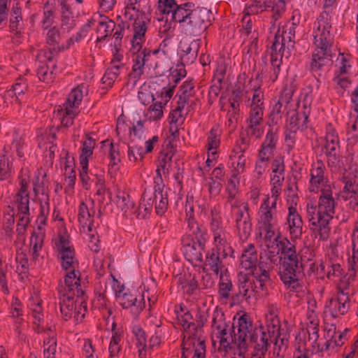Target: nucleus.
<instances>
[{
  "label": "nucleus",
  "mask_w": 358,
  "mask_h": 358,
  "mask_svg": "<svg viewBox=\"0 0 358 358\" xmlns=\"http://www.w3.org/2000/svg\"><path fill=\"white\" fill-rule=\"evenodd\" d=\"M320 326H306V331L308 335V341L310 346L312 348V352L313 353H322L327 351V346H322V339H320L319 337Z\"/></svg>",
  "instance_id": "39"
},
{
  "label": "nucleus",
  "mask_w": 358,
  "mask_h": 358,
  "mask_svg": "<svg viewBox=\"0 0 358 358\" xmlns=\"http://www.w3.org/2000/svg\"><path fill=\"white\" fill-rule=\"evenodd\" d=\"M86 94L85 85H78L71 90L62 105L55 107L54 113L62 126L69 127L73 124V120L80 113V106Z\"/></svg>",
  "instance_id": "8"
},
{
  "label": "nucleus",
  "mask_w": 358,
  "mask_h": 358,
  "mask_svg": "<svg viewBox=\"0 0 358 358\" xmlns=\"http://www.w3.org/2000/svg\"><path fill=\"white\" fill-rule=\"evenodd\" d=\"M123 18L128 29L131 28L134 41H141L150 24V16L142 10L141 0H124Z\"/></svg>",
  "instance_id": "7"
},
{
  "label": "nucleus",
  "mask_w": 358,
  "mask_h": 358,
  "mask_svg": "<svg viewBox=\"0 0 358 358\" xmlns=\"http://www.w3.org/2000/svg\"><path fill=\"white\" fill-rule=\"evenodd\" d=\"M29 171L22 169L19 176V188L12 201L13 208L16 209L17 213L29 212Z\"/></svg>",
  "instance_id": "13"
},
{
  "label": "nucleus",
  "mask_w": 358,
  "mask_h": 358,
  "mask_svg": "<svg viewBox=\"0 0 358 358\" xmlns=\"http://www.w3.org/2000/svg\"><path fill=\"white\" fill-rule=\"evenodd\" d=\"M134 40V34H133L131 39V47L130 49L133 55V65L131 71L129 74V83H131L132 86H135L141 78L145 71V66L150 60V58L159 52L158 50H155L152 52L146 48L143 49V43L145 41V34H143V37L141 38V41Z\"/></svg>",
  "instance_id": "10"
},
{
  "label": "nucleus",
  "mask_w": 358,
  "mask_h": 358,
  "mask_svg": "<svg viewBox=\"0 0 358 358\" xmlns=\"http://www.w3.org/2000/svg\"><path fill=\"white\" fill-rule=\"evenodd\" d=\"M262 80L259 73L251 78L243 91L245 98H248L250 109H264V91L262 89Z\"/></svg>",
  "instance_id": "23"
},
{
  "label": "nucleus",
  "mask_w": 358,
  "mask_h": 358,
  "mask_svg": "<svg viewBox=\"0 0 358 358\" xmlns=\"http://www.w3.org/2000/svg\"><path fill=\"white\" fill-rule=\"evenodd\" d=\"M336 201L332 196L331 189L321 192L318 205H307V214L310 229L315 238L327 241L330 234L329 222L335 213Z\"/></svg>",
  "instance_id": "4"
},
{
  "label": "nucleus",
  "mask_w": 358,
  "mask_h": 358,
  "mask_svg": "<svg viewBox=\"0 0 358 358\" xmlns=\"http://www.w3.org/2000/svg\"><path fill=\"white\" fill-rule=\"evenodd\" d=\"M324 342H322V346H327V350L331 345L340 346L343 345V335L338 332H336V328L334 324H328L324 327Z\"/></svg>",
  "instance_id": "42"
},
{
  "label": "nucleus",
  "mask_w": 358,
  "mask_h": 358,
  "mask_svg": "<svg viewBox=\"0 0 358 358\" xmlns=\"http://www.w3.org/2000/svg\"><path fill=\"white\" fill-rule=\"evenodd\" d=\"M79 271H67L61 281L58 290L59 296L84 297V291L80 285Z\"/></svg>",
  "instance_id": "20"
},
{
  "label": "nucleus",
  "mask_w": 358,
  "mask_h": 358,
  "mask_svg": "<svg viewBox=\"0 0 358 358\" xmlns=\"http://www.w3.org/2000/svg\"><path fill=\"white\" fill-rule=\"evenodd\" d=\"M190 6V3H185L178 5L175 0H159V10L166 15L171 14V19L176 22H178V13L180 10H185V7Z\"/></svg>",
  "instance_id": "37"
},
{
  "label": "nucleus",
  "mask_w": 358,
  "mask_h": 358,
  "mask_svg": "<svg viewBox=\"0 0 358 358\" xmlns=\"http://www.w3.org/2000/svg\"><path fill=\"white\" fill-rule=\"evenodd\" d=\"M348 262L350 269L353 271L356 270V263L358 262V229L353 231L352 234V243L350 251L348 252Z\"/></svg>",
  "instance_id": "55"
},
{
  "label": "nucleus",
  "mask_w": 358,
  "mask_h": 358,
  "mask_svg": "<svg viewBox=\"0 0 358 358\" xmlns=\"http://www.w3.org/2000/svg\"><path fill=\"white\" fill-rule=\"evenodd\" d=\"M261 264H259V265ZM259 271L252 273L255 279L252 281L254 282L255 291L259 298H262L268 294L266 282L269 280V273L266 269H262L261 266H259Z\"/></svg>",
  "instance_id": "38"
},
{
  "label": "nucleus",
  "mask_w": 358,
  "mask_h": 358,
  "mask_svg": "<svg viewBox=\"0 0 358 358\" xmlns=\"http://www.w3.org/2000/svg\"><path fill=\"white\" fill-rule=\"evenodd\" d=\"M264 115V109H250L249 118L248 120V128L251 131V134L256 137H259L262 131L259 126L262 122Z\"/></svg>",
  "instance_id": "43"
},
{
  "label": "nucleus",
  "mask_w": 358,
  "mask_h": 358,
  "mask_svg": "<svg viewBox=\"0 0 358 358\" xmlns=\"http://www.w3.org/2000/svg\"><path fill=\"white\" fill-rule=\"evenodd\" d=\"M199 44L197 41L182 39L178 45V54L182 64H190L196 59Z\"/></svg>",
  "instance_id": "28"
},
{
  "label": "nucleus",
  "mask_w": 358,
  "mask_h": 358,
  "mask_svg": "<svg viewBox=\"0 0 358 358\" xmlns=\"http://www.w3.org/2000/svg\"><path fill=\"white\" fill-rule=\"evenodd\" d=\"M93 213L87 203L81 202L78 208V222L84 232H91L93 227Z\"/></svg>",
  "instance_id": "41"
},
{
  "label": "nucleus",
  "mask_w": 358,
  "mask_h": 358,
  "mask_svg": "<svg viewBox=\"0 0 358 358\" xmlns=\"http://www.w3.org/2000/svg\"><path fill=\"white\" fill-rule=\"evenodd\" d=\"M279 306L275 303H269L266 306L265 314L267 329H271L273 334L280 328V320L278 317Z\"/></svg>",
  "instance_id": "40"
},
{
  "label": "nucleus",
  "mask_w": 358,
  "mask_h": 358,
  "mask_svg": "<svg viewBox=\"0 0 358 358\" xmlns=\"http://www.w3.org/2000/svg\"><path fill=\"white\" fill-rule=\"evenodd\" d=\"M55 64L49 61L48 63H41L37 69V76L40 80L50 83L53 81L55 73H54Z\"/></svg>",
  "instance_id": "54"
},
{
  "label": "nucleus",
  "mask_w": 358,
  "mask_h": 358,
  "mask_svg": "<svg viewBox=\"0 0 358 358\" xmlns=\"http://www.w3.org/2000/svg\"><path fill=\"white\" fill-rule=\"evenodd\" d=\"M295 27L292 24L291 27L282 30L278 28L275 33L271 46L268 50L271 57V75L269 80L271 83L277 80L280 72V66L282 58H288L291 51L294 47Z\"/></svg>",
  "instance_id": "5"
},
{
  "label": "nucleus",
  "mask_w": 358,
  "mask_h": 358,
  "mask_svg": "<svg viewBox=\"0 0 358 358\" xmlns=\"http://www.w3.org/2000/svg\"><path fill=\"white\" fill-rule=\"evenodd\" d=\"M258 262V254L255 245L252 243L248 244L244 248L240 258V266L242 268L250 273L259 271L257 268Z\"/></svg>",
  "instance_id": "32"
},
{
  "label": "nucleus",
  "mask_w": 358,
  "mask_h": 358,
  "mask_svg": "<svg viewBox=\"0 0 358 358\" xmlns=\"http://www.w3.org/2000/svg\"><path fill=\"white\" fill-rule=\"evenodd\" d=\"M187 227L185 234L182 238H187L188 239H194L195 241L203 245V243L207 241L206 229L202 225H200L194 217L191 216L187 220Z\"/></svg>",
  "instance_id": "30"
},
{
  "label": "nucleus",
  "mask_w": 358,
  "mask_h": 358,
  "mask_svg": "<svg viewBox=\"0 0 358 358\" xmlns=\"http://www.w3.org/2000/svg\"><path fill=\"white\" fill-rule=\"evenodd\" d=\"M194 7V4L190 3V6L185 7V10H180L177 16L178 23L185 33L196 36L203 32L210 25V13L206 8Z\"/></svg>",
  "instance_id": "6"
},
{
  "label": "nucleus",
  "mask_w": 358,
  "mask_h": 358,
  "mask_svg": "<svg viewBox=\"0 0 358 358\" xmlns=\"http://www.w3.org/2000/svg\"><path fill=\"white\" fill-rule=\"evenodd\" d=\"M95 145V140L88 136H86L81 141L80 153L79 156L80 164H89V160L93 155Z\"/></svg>",
  "instance_id": "48"
},
{
  "label": "nucleus",
  "mask_w": 358,
  "mask_h": 358,
  "mask_svg": "<svg viewBox=\"0 0 358 358\" xmlns=\"http://www.w3.org/2000/svg\"><path fill=\"white\" fill-rule=\"evenodd\" d=\"M239 294L245 298V300H256L259 298L255 291L254 282L250 279L248 275L243 272L238 274Z\"/></svg>",
  "instance_id": "36"
},
{
  "label": "nucleus",
  "mask_w": 358,
  "mask_h": 358,
  "mask_svg": "<svg viewBox=\"0 0 358 358\" xmlns=\"http://www.w3.org/2000/svg\"><path fill=\"white\" fill-rule=\"evenodd\" d=\"M346 140L348 145L353 146L358 143V113H351L346 130Z\"/></svg>",
  "instance_id": "45"
},
{
  "label": "nucleus",
  "mask_w": 358,
  "mask_h": 358,
  "mask_svg": "<svg viewBox=\"0 0 358 358\" xmlns=\"http://www.w3.org/2000/svg\"><path fill=\"white\" fill-rule=\"evenodd\" d=\"M62 9L61 28L64 32H69L75 26V20L66 4L65 0H56Z\"/></svg>",
  "instance_id": "49"
},
{
  "label": "nucleus",
  "mask_w": 358,
  "mask_h": 358,
  "mask_svg": "<svg viewBox=\"0 0 358 358\" xmlns=\"http://www.w3.org/2000/svg\"><path fill=\"white\" fill-rule=\"evenodd\" d=\"M272 6V0H251L248 3L244 10L243 14L251 15L262 13Z\"/></svg>",
  "instance_id": "52"
},
{
  "label": "nucleus",
  "mask_w": 358,
  "mask_h": 358,
  "mask_svg": "<svg viewBox=\"0 0 358 358\" xmlns=\"http://www.w3.org/2000/svg\"><path fill=\"white\" fill-rule=\"evenodd\" d=\"M186 106L177 102L176 108L173 110L169 116L170 124V132L174 135L178 131V127L182 125L185 121V116L182 110Z\"/></svg>",
  "instance_id": "46"
},
{
  "label": "nucleus",
  "mask_w": 358,
  "mask_h": 358,
  "mask_svg": "<svg viewBox=\"0 0 358 358\" xmlns=\"http://www.w3.org/2000/svg\"><path fill=\"white\" fill-rule=\"evenodd\" d=\"M120 73V69H119L118 66H110L106 69L102 77V83L105 85L107 88L111 87Z\"/></svg>",
  "instance_id": "64"
},
{
  "label": "nucleus",
  "mask_w": 358,
  "mask_h": 358,
  "mask_svg": "<svg viewBox=\"0 0 358 358\" xmlns=\"http://www.w3.org/2000/svg\"><path fill=\"white\" fill-rule=\"evenodd\" d=\"M278 141V136L273 130H269L259 150L257 158L270 162L273 156Z\"/></svg>",
  "instance_id": "35"
},
{
  "label": "nucleus",
  "mask_w": 358,
  "mask_h": 358,
  "mask_svg": "<svg viewBox=\"0 0 358 358\" xmlns=\"http://www.w3.org/2000/svg\"><path fill=\"white\" fill-rule=\"evenodd\" d=\"M331 29V17L328 13L322 12L315 20L312 33L315 49L312 56L310 69L318 76L328 71L331 64L330 48L334 40Z\"/></svg>",
  "instance_id": "3"
},
{
  "label": "nucleus",
  "mask_w": 358,
  "mask_h": 358,
  "mask_svg": "<svg viewBox=\"0 0 358 358\" xmlns=\"http://www.w3.org/2000/svg\"><path fill=\"white\" fill-rule=\"evenodd\" d=\"M38 231H34L30 238V252L34 259H37L40 255L44 239V232L42 231L41 226L38 227Z\"/></svg>",
  "instance_id": "51"
},
{
  "label": "nucleus",
  "mask_w": 358,
  "mask_h": 358,
  "mask_svg": "<svg viewBox=\"0 0 358 358\" xmlns=\"http://www.w3.org/2000/svg\"><path fill=\"white\" fill-rule=\"evenodd\" d=\"M231 253L227 252H222L221 250H216L213 248L208 250L205 255V259L201 266L203 269H209L217 275L220 270L226 268L223 264V260L226 259Z\"/></svg>",
  "instance_id": "27"
},
{
  "label": "nucleus",
  "mask_w": 358,
  "mask_h": 358,
  "mask_svg": "<svg viewBox=\"0 0 358 358\" xmlns=\"http://www.w3.org/2000/svg\"><path fill=\"white\" fill-rule=\"evenodd\" d=\"M154 177V193L155 200V211L157 215H162L167 210L169 199L168 192L165 188L161 169L157 167Z\"/></svg>",
  "instance_id": "24"
},
{
  "label": "nucleus",
  "mask_w": 358,
  "mask_h": 358,
  "mask_svg": "<svg viewBox=\"0 0 358 358\" xmlns=\"http://www.w3.org/2000/svg\"><path fill=\"white\" fill-rule=\"evenodd\" d=\"M143 198V201H146L147 203L140 204L138 211L136 213L138 218H145L150 213L153 204H155V196L152 198L151 194L147 189L145 190Z\"/></svg>",
  "instance_id": "56"
},
{
  "label": "nucleus",
  "mask_w": 358,
  "mask_h": 358,
  "mask_svg": "<svg viewBox=\"0 0 358 358\" xmlns=\"http://www.w3.org/2000/svg\"><path fill=\"white\" fill-rule=\"evenodd\" d=\"M246 157L241 148H235L229 155V165L232 169L231 178L238 181L240 174L245 170Z\"/></svg>",
  "instance_id": "34"
},
{
  "label": "nucleus",
  "mask_w": 358,
  "mask_h": 358,
  "mask_svg": "<svg viewBox=\"0 0 358 358\" xmlns=\"http://www.w3.org/2000/svg\"><path fill=\"white\" fill-rule=\"evenodd\" d=\"M252 338H250L255 342L254 353L257 355H266L270 343L272 342V338L274 337L272 331L265 328H260L255 331V336L252 335Z\"/></svg>",
  "instance_id": "29"
},
{
  "label": "nucleus",
  "mask_w": 358,
  "mask_h": 358,
  "mask_svg": "<svg viewBox=\"0 0 358 358\" xmlns=\"http://www.w3.org/2000/svg\"><path fill=\"white\" fill-rule=\"evenodd\" d=\"M115 296L122 308L129 310L135 317L140 315L145 306L144 293L138 296L134 295L122 287L116 292Z\"/></svg>",
  "instance_id": "16"
},
{
  "label": "nucleus",
  "mask_w": 358,
  "mask_h": 358,
  "mask_svg": "<svg viewBox=\"0 0 358 358\" xmlns=\"http://www.w3.org/2000/svg\"><path fill=\"white\" fill-rule=\"evenodd\" d=\"M286 225L291 238H299L302 234L303 222L295 207L291 204L288 207Z\"/></svg>",
  "instance_id": "33"
},
{
  "label": "nucleus",
  "mask_w": 358,
  "mask_h": 358,
  "mask_svg": "<svg viewBox=\"0 0 358 358\" xmlns=\"http://www.w3.org/2000/svg\"><path fill=\"white\" fill-rule=\"evenodd\" d=\"M350 74H337L334 73L333 83L334 88L338 94H343L345 90L350 86Z\"/></svg>",
  "instance_id": "63"
},
{
  "label": "nucleus",
  "mask_w": 358,
  "mask_h": 358,
  "mask_svg": "<svg viewBox=\"0 0 358 358\" xmlns=\"http://www.w3.org/2000/svg\"><path fill=\"white\" fill-rule=\"evenodd\" d=\"M194 83L189 81H185L183 85L180 87L178 92V103H181L185 106H187V110L192 107V105L194 103V101L192 98L194 94Z\"/></svg>",
  "instance_id": "44"
},
{
  "label": "nucleus",
  "mask_w": 358,
  "mask_h": 358,
  "mask_svg": "<svg viewBox=\"0 0 358 358\" xmlns=\"http://www.w3.org/2000/svg\"><path fill=\"white\" fill-rule=\"evenodd\" d=\"M115 28V23L113 21L105 18L99 22L96 31L98 34L97 39L99 41L104 40Z\"/></svg>",
  "instance_id": "59"
},
{
  "label": "nucleus",
  "mask_w": 358,
  "mask_h": 358,
  "mask_svg": "<svg viewBox=\"0 0 358 358\" xmlns=\"http://www.w3.org/2000/svg\"><path fill=\"white\" fill-rule=\"evenodd\" d=\"M344 187L341 192L343 199L350 208L358 210V166L344 178Z\"/></svg>",
  "instance_id": "21"
},
{
  "label": "nucleus",
  "mask_w": 358,
  "mask_h": 358,
  "mask_svg": "<svg viewBox=\"0 0 358 358\" xmlns=\"http://www.w3.org/2000/svg\"><path fill=\"white\" fill-rule=\"evenodd\" d=\"M59 306L62 318L75 324L83 321L87 310L84 297L59 296Z\"/></svg>",
  "instance_id": "12"
},
{
  "label": "nucleus",
  "mask_w": 358,
  "mask_h": 358,
  "mask_svg": "<svg viewBox=\"0 0 358 358\" xmlns=\"http://www.w3.org/2000/svg\"><path fill=\"white\" fill-rule=\"evenodd\" d=\"M350 308L349 296L343 291H339L334 298L326 303L324 313L336 318L345 314Z\"/></svg>",
  "instance_id": "26"
},
{
  "label": "nucleus",
  "mask_w": 358,
  "mask_h": 358,
  "mask_svg": "<svg viewBox=\"0 0 358 358\" xmlns=\"http://www.w3.org/2000/svg\"><path fill=\"white\" fill-rule=\"evenodd\" d=\"M224 315L214 313L212 320V340L214 345L220 343L219 350L228 352L231 345L248 348V340L252 338V321L245 312H239L234 317V336L227 331Z\"/></svg>",
  "instance_id": "2"
},
{
  "label": "nucleus",
  "mask_w": 358,
  "mask_h": 358,
  "mask_svg": "<svg viewBox=\"0 0 358 358\" xmlns=\"http://www.w3.org/2000/svg\"><path fill=\"white\" fill-rule=\"evenodd\" d=\"M313 98L310 93H301L297 103V112L308 118L312 105Z\"/></svg>",
  "instance_id": "58"
},
{
  "label": "nucleus",
  "mask_w": 358,
  "mask_h": 358,
  "mask_svg": "<svg viewBox=\"0 0 358 358\" xmlns=\"http://www.w3.org/2000/svg\"><path fill=\"white\" fill-rule=\"evenodd\" d=\"M272 341L274 342L273 349H277L279 352L285 353L289 342L287 333L279 328V330L274 334Z\"/></svg>",
  "instance_id": "60"
},
{
  "label": "nucleus",
  "mask_w": 358,
  "mask_h": 358,
  "mask_svg": "<svg viewBox=\"0 0 358 358\" xmlns=\"http://www.w3.org/2000/svg\"><path fill=\"white\" fill-rule=\"evenodd\" d=\"M55 246L59 252L62 268L67 271H78V263L74 257V250L72 248L69 238L66 235L59 236L55 241Z\"/></svg>",
  "instance_id": "17"
},
{
  "label": "nucleus",
  "mask_w": 358,
  "mask_h": 358,
  "mask_svg": "<svg viewBox=\"0 0 358 358\" xmlns=\"http://www.w3.org/2000/svg\"><path fill=\"white\" fill-rule=\"evenodd\" d=\"M256 238L259 244L260 264L265 262L272 266L280 255L281 262L279 275L287 289L299 292L303 286L299 280L301 264L296 248L287 238H281L278 231V221L275 217L257 220Z\"/></svg>",
  "instance_id": "1"
},
{
  "label": "nucleus",
  "mask_w": 358,
  "mask_h": 358,
  "mask_svg": "<svg viewBox=\"0 0 358 358\" xmlns=\"http://www.w3.org/2000/svg\"><path fill=\"white\" fill-rule=\"evenodd\" d=\"M33 324L35 331L37 333H41L44 331L41 324L43 321V314L42 308L39 302L31 305Z\"/></svg>",
  "instance_id": "61"
},
{
  "label": "nucleus",
  "mask_w": 358,
  "mask_h": 358,
  "mask_svg": "<svg viewBox=\"0 0 358 358\" xmlns=\"http://www.w3.org/2000/svg\"><path fill=\"white\" fill-rule=\"evenodd\" d=\"M308 189L312 192H321L331 189L328 179L327 170L321 160L313 163L310 169Z\"/></svg>",
  "instance_id": "14"
},
{
  "label": "nucleus",
  "mask_w": 358,
  "mask_h": 358,
  "mask_svg": "<svg viewBox=\"0 0 358 358\" xmlns=\"http://www.w3.org/2000/svg\"><path fill=\"white\" fill-rule=\"evenodd\" d=\"M221 129L214 126L207 134L206 148L208 152H217L221 143Z\"/></svg>",
  "instance_id": "50"
},
{
  "label": "nucleus",
  "mask_w": 358,
  "mask_h": 358,
  "mask_svg": "<svg viewBox=\"0 0 358 358\" xmlns=\"http://www.w3.org/2000/svg\"><path fill=\"white\" fill-rule=\"evenodd\" d=\"M174 92V86L172 87H163L160 95L145 112V117L149 122H159L164 117V110Z\"/></svg>",
  "instance_id": "19"
},
{
  "label": "nucleus",
  "mask_w": 358,
  "mask_h": 358,
  "mask_svg": "<svg viewBox=\"0 0 358 358\" xmlns=\"http://www.w3.org/2000/svg\"><path fill=\"white\" fill-rule=\"evenodd\" d=\"M322 150L327 156L329 164H336L339 162L340 141L334 128L328 124L324 137L322 139Z\"/></svg>",
  "instance_id": "22"
},
{
  "label": "nucleus",
  "mask_w": 358,
  "mask_h": 358,
  "mask_svg": "<svg viewBox=\"0 0 358 358\" xmlns=\"http://www.w3.org/2000/svg\"><path fill=\"white\" fill-rule=\"evenodd\" d=\"M13 173L12 164L10 162L8 152L3 149L0 153V180H8Z\"/></svg>",
  "instance_id": "53"
},
{
  "label": "nucleus",
  "mask_w": 358,
  "mask_h": 358,
  "mask_svg": "<svg viewBox=\"0 0 358 358\" xmlns=\"http://www.w3.org/2000/svg\"><path fill=\"white\" fill-rule=\"evenodd\" d=\"M160 24L159 26V31L160 34H164L166 38L164 39L160 44V47L162 45L165 47L166 45V39L171 38L174 35V31L176 29V22H173L171 19L169 20L168 19L164 20L163 18L159 20Z\"/></svg>",
  "instance_id": "57"
},
{
  "label": "nucleus",
  "mask_w": 358,
  "mask_h": 358,
  "mask_svg": "<svg viewBox=\"0 0 358 358\" xmlns=\"http://www.w3.org/2000/svg\"><path fill=\"white\" fill-rule=\"evenodd\" d=\"M57 340L54 335H49L43 341V356L44 358H56Z\"/></svg>",
  "instance_id": "62"
},
{
  "label": "nucleus",
  "mask_w": 358,
  "mask_h": 358,
  "mask_svg": "<svg viewBox=\"0 0 358 358\" xmlns=\"http://www.w3.org/2000/svg\"><path fill=\"white\" fill-rule=\"evenodd\" d=\"M182 251L186 259L195 266H201L203 263V252L206 248V243L201 245L194 239L182 238Z\"/></svg>",
  "instance_id": "25"
},
{
  "label": "nucleus",
  "mask_w": 358,
  "mask_h": 358,
  "mask_svg": "<svg viewBox=\"0 0 358 358\" xmlns=\"http://www.w3.org/2000/svg\"><path fill=\"white\" fill-rule=\"evenodd\" d=\"M196 334H191L189 331L184 333L182 343L181 358H188L192 355V358H205L206 345L204 341Z\"/></svg>",
  "instance_id": "18"
},
{
  "label": "nucleus",
  "mask_w": 358,
  "mask_h": 358,
  "mask_svg": "<svg viewBox=\"0 0 358 358\" xmlns=\"http://www.w3.org/2000/svg\"><path fill=\"white\" fill-rule=\"evenodd\" d=\"M352 66L351 55L345 53H339L334 62V73L350 74Z\"/></svg>",
  "instance_id": "47"
},
{
  "label": "nucleus",
  "mask_w": 358,
  "mask_h": 358,
  "mask_svg": "<svg viewBox=\"0 0 358 358\" xmlns=\"http://www.w3.org/2000/svg\"><path fill=\"white\" fill-rule=\"evenodd\" d=\"M209 229L212 237V246L216 250L233 253L231 247L232 236L224 223L221 215L215 209L211 210L209 220Z\"/></svg>",
  "instance_id": "11"
},
{
  "label": "nucleus",
  "mask_w": 358,
  "mask_h": 358,
  "mask_svg": "<svg viewBox=\"0 0 358 358\" xmlns=\"http://www.w3.org/2000/svg\"><path fill=\"white\" fill-rule=\"evenodd\" d=\"M308 117L303 114L296 112L293 113L287 120V129L289 130V134H286V141L289 147H292L294 141L292 140L293 135L298 130H303L307 127Z\"/></svg>",
  "instance_id": "31"
},
{
  "label": "nucleus",
  "mask_w": 358,
  "mask_h": 358,
  "mask_svg": "<svg viewBox=\"0 0 358 358\" xmlns=\"http://www.w3.org/2000/svg\"><path fill=\"white\" fill-rule=\"evenodd\" d=\"M230 206L231 215L240 236L247 237L252 230L248 203L243 201H233Z\"/></svg>",
  "instance_id": "15"
},
{
  "label": "nucleus",
  "mask_w": 358,
  "mask_h": 358,
  "mask_svg": "<svg viewBox=\"0 0 358 358\" xmlns=\"http://www.w3.org/2000/svg\"><path fill=\"white\" fill-rule=\"evenodd\" d=\"M285 180V170L271 171L270 183L272 186L270 194L261 203L257 211V220L276 217L277 204L280 200L282 183Z\"/></svg>",
  "instance_id": "9"
}]
</instances>
